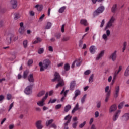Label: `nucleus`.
Returning <instances> with one entry per match:
<instances>
[{
    "mask_svg": "<svg viewBox=\"0 0 129 129\" xmlns=\"http://www.w3.org/2000/svg\"><path fill=\"white\" fill-rule=\"evenodd\" d=\"M54 78L52 80V81L54 82V81H58L59 83L56 86V88H59V87H62V86H64V81L63 79L61 78L60 76V74L59 73L55 72L54 74Z\"/></svg>",
    "mask_w": 129,
    "mask_h": 129,
    "instance_id": "nucleus-1",
    "label": "nucleus"
},
{
    "mask_svg": "<svg viewBox=\"0 0 129 129\" xmlns=\"http://www.w3.org/2000/svg\"><path fill=\"white\" fill-rule=\"evenodd\" d=\"M50 64H51V62L48 58L44 59L43 62H39V66L40 67V71H44L45 69H47Z\"/></svg>",
    "mask_w": 129,
    "mask_h": 129,
    "instance_id": "nucleus-2",
    "label": "nucleus"
},
{
    "mask_svg": "<svg viewBox=\"0 0 129 129\" xmlns=\"http://www.w3.org/2000/svg\"><path fill=\"white\" fill-rule=\"evenodd\" d=\"M115 21H116L115 17L112 16L107 22L105 27V29L107 30V29H110V28H113V27H114V24Z\"/></svg>",
    "mask_w": 129,
    "mask_h": 129,
    "instance_id": "nucleus-3",
    "label": "nucleus"
},
{
    "mask_svg": "<svg viewBox=\"0 0 129 129\" xmlns=\"http://www.w3.org/2000/svg\"><path fill=\"white\" fill-rule=\"evenodd\" d=\"M105 10V8H104V6H100L94 12L93 15L94 17L99 16L100 14H102Z\"/></svg>",
    "mask_w": 129,
    "mask_h": 129,
    "instance_id": "nucleus-4",
    "label": "nucleus"
},
{
    "mask_svg": "<svg viewBox=\"0 0 129 129\" xmlns=\"http://www.w3.org/2000/svg\"><path fill=\"white\" fill-rule=\"evenodd\" d=\"M48 96H49V92H46L45 96L42 98L41 100L37 103V105H39V106H44V105H45V101L46 99L48 98Z\"/></svg>",
    "mask_w": 129,
    "mask_h": 129,
    "instance_id": "nucleus-5",
    "label": "nucleus"
},
{
    "mask_svg": "<svg viewBox=\"0 0 129 129\" xmlns=\"http://www.w3.org/2000/svg\"><path fill=\"white\" fill-rule=\"evenodd\" d=\"M105 92L106 93V98L105 99V102H107V101H108V99H109V97L111 93V91L109 90V86H107L105 87Z\"/></svg>",
    "mask_w": 129,
    "mask_h": 129,
    "instance_id": "nucleus-6",
    "label": "nucleus"
},
{
    "mask_svg": "<svg viewBox=\"0 0 129 129\" xmlns=\"http://www.w3.org/2000/svg\"><path fill=\"white\" fill-rule=\"evenodd\" d=\"M72 118V116H71L70 115H68L64 117V120H67L64 124L63 125L64 126V129H69L68 127V124L70 123V121H71V118Z\"/></svg>",
    "mask_w": 129,
    "mask_h": 129,
    "instance_id": "nucleus-7",
    "label": "nucleus"
},
{
    "mask_svg": "<svg viewBox=\"0 0 129 129\" xmlns=\"http://www.w3.org/2000/svg\"><path fill=\"white\" fill-rule=\"evenodd\" d=\"M19 26L20 27L19 29L18 32L21 35H24L26 32V27L24 26V23L20 22Z\"/></svg>",
    "mask_w": 129,
    "mask_h": 129,
    "instance_id": "nucleus-8",
    "label": "nucleus"
},
{
    "mask_svg": "<svg viewBox=\"0 0 129 129\" xmlns=\"http://www.w3.org/2000/svg\"><path fill=\"white\" fill-rule=\"evenodd\" d=\"M122 70V67L120 66L119 67V69L118 71H116L114 74V76H113V78L112 79V82H111V84L112 85V84H114V82H115V79H116V77L117 76V75H118V73H119L121 71V70Z\"/></svg>",
    "mask_w": 129,
    "mask_h": 129,
    "instance_id": "nucleus-9",
    "label": "nucleus"
},
{
    "mask_svg": "<svg viewBox=\"0 0 129 129\" xmlns=\"http://www.w3.org/2000/svg\"><path fill=\"white\" fill-rule=\"evenodd\" d=\"M116 58H117V51L115 50L109 56V59H110V60H112L113 62H114L116 60Z\"/></svg>",
    "mask_w": 129,
    "mask_h": 129,
    "instance_id": "nucleus-10",
    "label": "nucleus"
},
{
    "mask_svg": "<svg viewBox=\"0 0 129 129\" xmlns=\"http://www.w3.org/2000/svg\"><path fill=\"white\" fill-rule=\"evenodd\" d=\"M33 88V85H30L28 86L24 90V93L27 95H29L32 93V89Z\"/></svg>",
    "mask_w": 129,
    "mask_h": 129,
    "instance_id": "nucleus-11",
    "label": "nucleus"
},
{
    "mask_svg": "<svg viewBox=\"0 0 129 129\" xmlns=\"http://www.w3.org/2000/svg\"><path fill=\"white\" fill-rule=\"evenodd\" d=\"M110 36V30L109 29H107L106 31V34H104L102 35V39L105 41H107L108 40V37Z\"/></svg>",
    "mask_w": 129,
    "mask_h": 129,
    "instance_id": "nucleus-12",
    "label": "nucleus"
},
{
    "mask_svg": "<svg viewBox=\"0 0 129 129\" xmlns=\"http://www.w3.org/2000/svg\"><path fill=\"white\" fill-rule=\"evenodd\" d=\"M121 119L122 121H124V122H127L129 120V113H124L121 117Z\"/></svg>",
    "mask_w": 129,
    "mask_h": 129,
    "instance_id": "nucleus-13",
    "label": "nucleus"
},
{
    "mask_svg": "<svg viewBox=\"0 0 129 129\" xmlns=\"http://www.w3.org/2000/svg\"><path fill=\"white\" fill-rule=\"evenodd\" d=\"M120 89L119 88V86H117L115 87V90L114 92V96L115 98H117L118 97V95H119V91Z\"/></svg>",
    "mask_w": 129,
    "mask_h": 129,
    "instance_id": "nucleus-14",
    "label": "nucleus"
},
{
    "mask_svg": "<svg viewBox=\"0 0 129 129\" xmlns=\"http://www.w3.org/2000/svg\"><path fill=\"white\" fill-rule=\"evenodd\" d=\"M121 112V111L120 110H119L115 113V114L113 116V121H116L117 120V119L118 118V116H119V115L120 114Z\"/></svg>",
    "mask_w": 129,
    "mask_h": 129,
    "instance_id": "nucleus-15",
    "label": "nucleus"
},
{
    "mask_svg": "<svg viewBox=\"0 0 129 129\" xmlns=\"http://www.w3.org/2000/svg\"><path fill=\"white\" fill-rule=\"evenodd\" d=\"M75 86H76V82L75 81H72L70 83V90L73 91V90H74V88H75Z\"/></svg>",
    "mask_w": 129,
    "mask_h": 129,
    "instance_id": "nucleus-16",
    "label": "nucleus"
},
{
    "mask_svg": "<svg viewBox=\"0 0 129 129\" xmlns=\"http://www.w3.org/2000/svg\"><path fill=\"white\" fill-rule=\"evenodd\" d=\"M81 93V91L79 90V89H77L74 92L75 96L73 98V100H76V98H77V96L78 95H80V94Z\"/></svg>",
    "mask_w": 129,
    "mask_h": 129,
    "instance_id": "nucleus-17",
    "label": "nucleus"
},
{
    "mask_svg": "<svg viewBox=\"0 0 129 129\" xmlns=\"http://www.w3.org/2000/svg\"><path fill=\"white\" fill-rule=\"evenodd\" d=\"M104 56V50L101 51L99 54L97 55V57L96 58V60L98 61L101 59L102 57Z\"/></svg>",
    "mask_w": 129,
    "mask_h": 129,
    "instance_id": "nucleus-18",
    "label": "nucleus"
},
{
    "mask_svg": "<svg viewBox=\"0 0 129 129\" xmlns=\"http://www.w3.org/2000/svg\"><path fill=\"white\" fill-rule=\"evenodd\" d=\"M10 5L13 9H16L18 6V2H17V0H11L10 1Z\"/></svg>",
    "mask_w": 129,
    "mask_h": 129,
    "instance_id": "nucleus-19",
    "label": "nucleus"
},
{
    "mask_svg": "<svg viewBox=\"0 0 129 129\" xmlns=\"http://www.w3.org/2000/svg\"><path fill=\"white\" fill-rule=\"evenodd\" d=\"M89 51L91 54H95V52H96V47L94 45L91 46L89 48Z\"/></svg>",
    "mask_w": 129,
    "mask_h": 129,
    "instance_id": "nucleus-20",
    "label": "nucleus"
},
{
    "mask_svg": "<svg viewBox=\"0 0 129 129\" xmlns=\"http://www.w3.org/2000/svg\"><path fill=\"white\" fill-rule=\"evenodd\" d=\"M36 126L37 128L38 129L43 128V125H42V121L39 120L37 122H36Z\"/></svg>",
    "mask_w": 129,
    "mask_h": 129,
    "instance_id": "nucleus-21",
    "label": "nucleus"
},
{
    "mask_svg": "<svg viewBox=\"0 0 129 129\" xmlns=\"http://www.w3.org/2000/svg\"><path fill=\"white\" fill-rule=\"evenodd\" d=\"M80 24L85 26H88V22H87L86 19H81L80 20Z\"/></svg>",
    "mask_w": 129,
    "mask_h": 129,
    "instance_id": "nucleus-22",
    "label": "nucleus"
},
{
    "mask_svg": "<svg viewBox=\"0 0 129 129\" xmlns=\"http://www.w3.org/2000/svg\"><path fill=\"white\" fill-rule=\"evenodd\" d=\"M116 105H112L109 109V112L111 113V112H113L116 110Z\"/></svg>",
    "mask_w": 129,
    "mask_h": 129,
    "instance_id": "nucleus-23",
    "label": "nucleus"
},
{
    "mask_svg": "<svg viewBox=\"0 0 129 129\" xmlns=\"http://www.w3.org/2000/svg\"><path fill=\"white\" fill-rule=\"evenodd\" d=\"M68 92H69V90H67L65 91V87H63L60 93V94L62 95L63 93V96H65L66 97V96H67V94H68Z\"/></svg>",
    "mask_w": 129,
    "mask_h": 129,
    "instance_id": "nucleus-24",
    "label": "nucleus"
},
{
    "mask_svg": "<svg viewBox=\"0 0 129 129\" xmlns=\"http://www.w3.org/2000/svg\"><path fill=\"white\" fill-rule=\"evenodd\" d=\"M78 109H79V104H78V103H77L76 104L74 109L72 110V113H74V112H75V111H77V110H78Z\"/></svg>",
    "mask_w": 129,
    "mask_h": 129,
    "instance_id": "nucleus-25",
    "label": "nucleus"
},
{
    "mask_svg": "<svg viewBox=\"0 0 129 129\" xmlns=\"http://www.w3.org/2000/svg\"><path fill=\"white\" fill-rule=\"evenodd\" d=\"M35 8L38 11H42L43 10V5L37 4L35 6Z\"/></svg>",
    "mask_w": 129,
    "mask_h": 129,
    "instance_id": "nucleus-26",
    "label": "nucleus"
},
{
    "mask_svg": "<svg viewBox=\"0 0 129 129\" xmlns=\"http://www.w3.org/2000/svg\"><path fill=\"white\" fill-rule=\"evenodd\" d=\"M45 93H46V92L44 90L41 91L38 93L37 96L38 97H42V96L45 95Z\"/></svg>",
    "mask_w": 129,
    "mask_h": 129,
    "instance_id": "nucleus-27",
    "label": "nucleus"
},
{
    "mask_svg": "<svg viewBox=\"0 0 129 129\" xmlns=\"http://www.w3.org/2000/svg\"><path fill=\"white\" fill-rule=\"evenodd\" d=\"M70 109H71V105H66L64 108V111L65 112H68V111L70 110Z\"/></svg>",
    "mask_w": 129,
    "mask_h": 129,
    "instance_id": "nucleus-28",
    "label": "nucleus"
},
{
    "mask_svg": "<svg viewBox=\"0 0 129 129\" xmlns=\"http://www.w3.org/2000/svg\"><path fill=\"white\" fill-rule=\"evenodd\" d=\"M28 74H29V71L26 70L23 72V75L22 76L24 79H26L27 78V76H28Z\"/></svg>",
    "mask_w": 129,
    "mask_h": 129,
    "instance_id": "nucleus-29",
    "label": "nucleus"
},
{
    "mask_svg": "<svg viewBox=\"0 0 129 129\" xmlns=\"http://www.w3.org/2000/svg\"><path fill=\"white\" fill-rule=\"evenodd\" d=\"M28 80L29 82H33V74L29 75L28 76Z\"/></svg>",
    "mask_w": 129,
    "mask_h": 129,
    "instance_id": "nucleus-30",
    "label": "nucleus"
},
{
    "mask_svg": "<svg viewBox=\"0 0 129 129\" xmlns=\"http://www.w3.org/2000/svg\"><path fill=\"white\" fill-rule=\"evenodd\" d=\"M117 9V5H116V4L113 5L111 9V11L112 13H114L115 12H116Z\"/></svg>",
    "mask_w": 129,
    "mask_h": 129,
    "instance_id": "nucleus-31",
    "label": "nucleus"
},
{
    "mask_svg": "<svg viewBox=\"0 0 129 129\" xmlns=\"http://www.w3.org/2000/svg\"><path fill=\"white\" fill-rule=\"evenodd\" d=\"M12 37H8L6 39V43L8 45H10V44H11V42H12Z\"/></svg>",
    "mask_w": 129,
    "mask_h": 129,
    "instance_id": "nucleus-32",
    "label": "nucleus"
},
{
    "mask_svg": "<svg viewBox=\"0 0 129 129\" xmlns=\"http://www.w3.org/2000/svg\"><path fill=\"white\" fill-rule=\"evenodd\" d=\"M66 9V6L62 7L59 9L58 13H63Z\"/></svg>",
    "mask_w": 129,
    "mask_h": 129,
    "instance_id": "nucleus-33",
    "label": "nucleus"
},
{
    "mask_svg": "<svg viewBox=\"0 0 129 129\" xmlns=\"http://www.w3.org/2000/svg\"><path fill=\"white\" fill-rule=\"evenodd\" d=\"M94 77V75L92 74L90 78H89V83H92L93 82V78Z\"/></svg>",
    "mask_w": 129,
    "mask_h": 129,
    "instance_id": "nucleus-34",
    "label": "nucleus"
},
{
    "mask_svg": "<svg viewBox=\"0 0 129 129\" xmlns=\"http://www.w3.org/2000/svg\"><path fill=\"white\" fill-rule=\"evenodd\" d=\"M51 27H52V23L48 22H47L46 25L45 29H50Z\"/></svg>",
    "mask_w": 129,
    "mask_h": 129,
    "instance_id": "nucleus-35",
    "label": "nucleus"
},
{
    "mask_svg": "<svg viewBox=\"0 0 129 129\" xmlns=\"http://www.w3.org/2000/svg\"><path fill=\"white\" fill-rule=\"evenodd\" d=\"M64 69L66 71H68V70L70 69V66L69 65V64L67 63L64 64Z\"/></svg>",
    "mask_w": 129,
    "mask_h": 129,
    "instance_id": "nucleus-36",
    "label": "nucleus"
},
{
    "mask_svg": "<svg viewBox=\"0 0 129 129\" xmlns=\"http://www.w3.org/2000/svg\"><path fill=\"white\" fill-rule=\"evenodd\" d=\"M69 40H70V37L68 36H64L62 39V42H67Z\"/></svg>",
    "mask_w": 129,
    "mask_h": 129,
    "instance_id": "nucleus-37",
    "label": "nucleus"
},
{
    "mask_svg": "<svg viewBox=\"0 0 129 129\" xmlns=\"http://www.w3.org/2000/svg\"><path fill=\"white\" fill-rule=\"evenodd\" d=\"M53 121H54V120L53 119H50L48 121H47L46 122V126H49L50 124L53 123Z\"/></svg>",
    "mask_w": 129,
    "mask_h": 129,
    "instance_id": "nucleus-38",
    "label": "nucleus"
},
{
    "mask_svg": "<svg viewBox=\"0 0 129 129\" xmlns=\"http://www.w3.org/2000/svg\"><path fill=\"white\" fill-rule=\"evenodd\" d=\"M87 96V95L85 94L83 96V97L81 98V103H84V102H85V99H86Z\"/></svg>",
    "mask_w": 129,
    "mask_h": 129,
    "instance_id": "nucleus-39",
    "label": "nucleus"
},
{
    "mask_svg": "<svg viewBox=\"0 0 129 129\" xmlns=\"http://www.w3.org/2000/svg\"><path fill=\"white\" fill-rule=\"evenodd\" d=\"M125 76H128L129 75V66L127 67L124 73Z\"/></svg>",
    "mask_w": 129,
    "mask_h": 129,
    "instance_id": "nucleus-40",
    "label": "nucleus"
},
{
    "mask_svg": "<svg viewBox=\"0 0 129 129\" xmlns=\"http://www.w3.org/2000/svg\"><path fill=\"white\" fill-rule=\"evenodd\" d=\"M61 34L60 33H56L55 34V37L56 39H61Z\"/></svg>",
    "mask_w": 129,
    "mask_h": 129,
    "instance_id": "nucleus-41",
    "label": "nucleus"
},
{
    "mask_svg": "<svg viewBox=\"0 0 129 129\" xmlns=\"http://www.w3.org/2000/svg\"><path fill=\"white\" fill-rule=\"evenodd\" d=\"M23 45L24 48H27V47H28V41L24 40L23 42Z\"/></svg>",
    "mask_w": 129,
    "mask_h": 129,
    "instance_id": "nucleus-42",
    "label": "nucleus"
},
{
    "mask_svg": "<svg viewBox=\"0 0 129 129\" xmlns=\"http://www.w3.org/2000/svg\"><path fill=\"white\" fill-rule=\"evenodd\" d=\"M56 101H57V99H51L48 102V104H50V103H55V102Z\"/></svg>",
    "mask_w": 129,
    "mask_h": 129,
    "instance_id": "nucleus-43",
    "label": "nucleus"
},
{
    "mask_svg": "<svg viewBox=\"0 0 129 129\" xmlns=\"http://www.w3.org/2000/svg\"><path fill=\"white\" fill-rule=\"evenodd\" d=\"M44 48H41L38 50V54H43L44 53Z\"/></svg>",
    "mask_w": 129,
    "mask_h": 129,
    "instance_id": "nucleus-44",
    "label": "nucleus"
},
{
    "mask_svg": "<svg viewBox=\"0 0 129 129\" xmlns=\"http://www.w3.org/2000/svg\"><path fill=\"white\" fill-rule=\"evenodd\" d=\"M14 20H18V19L20 18L19 14L15 13L14 14Z\"/></svg>",
    "mask_w": 129,
    "mask_h": 129,
    "instance_id": "nucleus-45",
    "label": "nucleus"
},
{
    "mask_svg": "<svg viewBox=\"0 0 129 129\" xmlns=\"http://www.w3.org/2000/svg\"><path fill=\"white\" fill-rule=\"evenodd\" d=\"M97 108H100L101 106V101H99L98 102H97Z\"/></svg>",
    "mask_w": 129,
    "mask_h": 129,
    "instance_id": "nucleus-46",
    "label": "nucleus"
},
{
    "mask_svg": "<svg viewBox=\"0 0 129 129\" xmlns=\"http://www.w3.org/2000/svg\"><path fill=\"white\" fill-rule=\"evenodd\" d=\"M62 107V104H58L55 106V109L58 110V109H60Z\"/></svg>",
    "mask_w": 129,
    "mask_h": 129,
    "instance_id": "nucleus-47",
    "label": "nucleus"
},
{
    "mask_svg": "<svg viewBox=\"0 0 129 129\" xmlns=\"http://www.w3.org/2000/svg\"><path fill=\"white\" fill-rule=\"evenodd\" d=\"M91 73V71H90V70H88L85 71L84 74L85 75H89V74H90Z\"/></svg>",
    "mask_w": 129,
    "mask_h": 129,
    "instance_id": "nucleus-48",
    "label": "nucleus"
},
{
    "mask_svg": "<svg viewBox=\"0 0 129 129\" xmlns=\"http://www.w3.org/2000/svg\"><path fill=\"white\" fill-rule=\"evenodd\" d=\"M86 124V121H84L82 123L79 125L80 128H82Z\"/></svg>",
    "mask_w": 129,
    "mask_h": 129,
    "instance_id": "nucleus-49",
    "label": "nucleus"
},
{
    "mask_svg": "<svg viewBox=\"0 0 129 129\" xmlns=\"http://www.w3.org/2000/svg\"><path fill=\"white\" fill-rule=\"evenodd\" d=\"M123 104H124V102H123L122 103H120L119 104L118 107L119 109H121V108H122V107H123Z\"/></svg>",
    "mask_w": 129,
    "mask_h": 129,
    "instance_id": "nucleus-50",
    "label": "nucleus"
},
{
    "mask_svg": "<svg viewBox=\"0 0 129 129\" xmlns=\"http://www.w3.org/2000/svg\"><path fill=\"white\" fill-rule=\"evenodd\" d=\"M11 99H12V95H11V94H8L7 95V100H11Z\"/></svg>",
    "mask_w": 129,
    "mask_h": 129,
    "instance_id": "nucleus-51",
    "label": "nucleus"
},
{
    "mask_svg": "<svg viewBox=\"0 0 129 129\" xmlns=\"http://www.w3.org/2000/svg\"><path fill=\"white\" fill-rule=\"evenodd\" d=\"M78 124V122H75V123H73L72 124L73 128H76V127L77 126Z\"/></svg>",
    "mask_w": 129,
    "mask_h": 129,
    "instance_id": "nucleus-52",
    "label": "nucleus"
},
{
    "mask_svg": "<svg viewBox=\"0 0 129 129\" xmlns=\"http://www.w3.org/2000/svg\"><path fill=\"white\" fill-rule=\"evenodd\" d=\"M13 107H14V102H13L12 103H11L10 104V105L9 106V108L8 109V111H10V110H11V109H12V108H13Z\"/></svg>",
    "mask_w": 129,
    "mask_h": 129,
    "instance_id": "nucleus-53",
    "label": "nucleus"
},
{
    "mask_svg": "<svg viewBox=\"0 0 129 129\" xmlns=\"http://www.w3.org/2000/svg\"><path fill=\"white\" fill-rule=\"evenodd\" d=\"M105 23V21L104 20V19L102 20L101 25H100V28H102L103 27V26H104V23Z\"/></svg>",
    "mask_w": 129,
    "mask_h": 129,
    "instance_id": "nucleus-54",
    "label": "nucleus"
},
{
    "mask_svg": "<svg viewBox=\"0 0 129 129\" xmlns=\"http://www.w3.org/2000/svg\"><path fill=\"white\" fill-rule=\"evenodd\" d=\"M48 51H49V52H53V51H54L52 46H48Z\"/></svg>",
    "mask_w": 129,
    "mask_h": 129,
    "instance_id": "nucleus-55",
    "label": "nucleus"
},
{
    "mask_svg": "<svg viewBox=\"0 0 129 129\" xmlns=\"http://www.w3.org/2000/svg\"><path fill=\"white\" fill-rule=\"evenodd\" d=\"M99 116V112L98 111H96L95 113V117L97 118Z\"/></svg>",
    "mask_w": 129,
    "mask_h": 129,
    "instance_id": "nucleus-56",
    "label": "nucleus"
},
{
    "mask_svg": "<svg viewBox=\"0 0 129 129\" xmlns=\"http://www.w3.org/2000/svg\"><path fill=\"white\" fill-rule=\"evenodd\" d=\"M64 28H65V24H63L61 26V31L62 33H64Z\"/></svg>",
    "mask_w": 129,
    "mask_h": 129,
    "instance_id": "nucleus-57",
    "label": "nucleus"
},
{
    "mask_svg": "<svg viewBox=\"0 0 129 129\" xmlns=\"http://www.w3.org/2000/svg\"><path fill=\"white\" fill-rule=\"evenodd\" d=\"M33 64V60H29L28 61V66H31Z\"/></svg>",
    "mask_w": 129,
    "mask_h": 129,
    "instance_id": "nucleus-58",
    "label": "nucleus"
},
{
    "mask_svg": "<svg viewBox=\"0 0 129 129\" xmlns=\"http://www.w3.org/2000/svg\"><path fill=\"white\" fill-rule=\"evenodd\" d=\"M76 64L77 67H79V66H80V65H81V62H78L76 60Z\"/></svg>",
    "mask_w": 129,
    "mask_h": 129,
    "instance_id": "nucleus-59",
    "label": "nucleus"
},
{
    "mask_svg": "<svg viewBox=\"0 0 129 129\" xmlns=\"http://www.w3.org/2000/svg\"><path fill=\"white\" fill-rule=\"evenodd\" d=\"M83 44V41H82V40H80L79 41V47H82Z\"/></svg>",
    "mask_w": 129,
    "mask_h": 129,
    "instance_id": "nucleus-60",
    "label": "nucleus"
},
{
    "mask_svg": "<svg viewBox=\"0 0 129 129\" xmlns=\"http://www.w3.org/2000/svg\"><path fill=\"white\" fill-rule=\"evenodd\" d=\"M36 40H37V41H38V42L39 43H41V42H42V38H40V37H37V38H36Z\"/></svg>",
    "mask_w": 129,
    "mask_h": 129,
    "instance_id": "nucleus-61",
    "label": "nucleus"
},
{
    "mask_svg": "<svg viewBox=\"0 0 129 129\" xmlns=\"http://www.w3.org/2000/svg\"><path fill=\"white\" fill-rule=\"evenodd\" d=\"M45 17V14H43L39 18L40 21H43V19Z\"/></svg>",
    "mask_w": 129,
    "mask_h": 129,
    "instance_id": "nucleus-62",
    "label": "nucleus"
},
{
    "mask_svg": "<svg viewBox=\"0 0 129 129\" xmlns=\"http://www.w3.org/2000/svg\"><path fill=\"white\" fill-rule=\"evenodd\" d=\"M111 80H112V76H110L108 78V82H111Z\"/></svg>",
    "mask_w": 129,
    "mask_h": 129,
    "instance_id": "nucleus-63",
    "label": "nucleus"
},
{
    "mask_svg": "<svg viewBox=\"0 0 129 129\" xmlns=\"http://www.w3.org/2000/svg\"><path fill=\"white\" fill-rule=\"evenodd\" d=\"M26 33L28 35H30V34H32V30L28 29L27 30Z\"/></svg>",
    "mask_w": 129,
    "mask_h": 129,
    "instance_id": "nucleus-64",
    "label": "nucleus"
}]
</instances>
